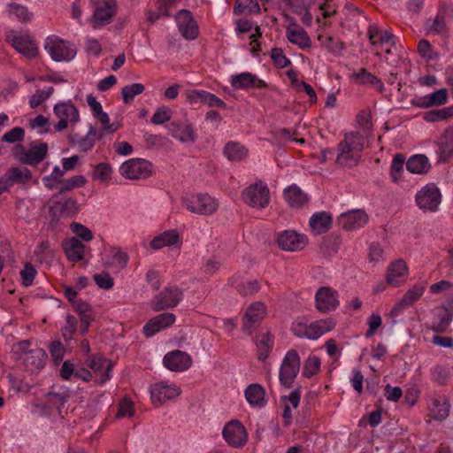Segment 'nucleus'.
<instances>
[{"mask_svg": "<svg viewBox=\"0 0 453 453\" xmlns=\"http://www.w3.org/2000/svg\"><path fill=\"white\" fill-rule=\"evenodd\" d=\"M271 57L274 65L279 68H285L290 64V60L285 56L280 48H274L271 51Z\"/></svg>", "mask_w": 453, "mask_h": 453, "instance_id": "obj_63", "label": "nucleus"}, {"mask_svg": "<svg viewBox=\"0 0 453 453\" xmlns=\"http://www.w3.org/2000/svg\"><path fill=\"white\" fill-rule=\"evenodd\" d=\"M369 220L368 214L363 210H352L343 212L338 218L339 225L347 231L364 227Z\"/></svg>", "mask_w": 453, "mask_h": 453, "instance_id": "obj_19", "label": "nucleus"}, {"mask_svg": "<svg viewBox=\"0 0 453 453\" xmlns=\"http://www.w3.org/2000/svg\"><path fill=\"white\" fill-rule=\"evenodd\" d=\"M172 118V111L166 106L159 107L152 115L150 121L154 125H162L169 121Z\"/></svg>", "mask_w": 453, "mask_h": 453, "instance_id": "obj_56", "label": "nucleus"}, {"mask_svg": "<svg viewBox=\"0 0 453 453\" xmlns=\"http://www.w3.org/2000/svg\"><path fill=\"white\" fill-rule=\"evenodd\" d=\"M44 48L54 61H70L76 55V50L68 42L57 35L49 36L46 39Z\"/></svg>", "mask_w": 453, "mask_h": 453, "instance_id": "obj_8", "label": "nucleus"}, {"mask_svg": "<svg viewBox=\"0 0 453 453\" xmlns=\"http://www.w3.org/2000/svg\"><path fill=\"white\" fill-rule=\"evenodd\" d=\"M331 225L332 217L326 211L314 213L310 219V226L316 234L326 233L331 227Z\"/></svg>", "mask_w": 453, "mask_h": 453, "instance_id": "obj_39", "label": "nucleus"}, {"mask_svg": "<svg viewBox=\"0 0 453 453\" xmlns=\"http://www.w3.org/2000/svg\"><path fill=\"white\" fill-rule=\"evenodd\" d=\"M307 242L304 234H299L293 230H285L279 234L277 238L279 247L286 251L301 250L306 246Z\"/></svg>", "mask_w": 453, "mask_h": 453, "instance_id": "obj_18", "label": "nucleus"}, {"mask_svg": "<svg viewBox=\"0 0 453 453\" xmlns=\"http://www.w3.org/2000/svg\"><path fill=\"white\" fill-rule=\"evenodd\" d=\"M352 77L357 84L370 83L372 85H377L380 91L384 88L381 81L365 68L361 69L358 73H353Z\"/></svg>", "mask_w": 453, "mask_h": 453, "instance_id": "obj_47", "label": "nucleus"}, {"mask_svg": "<svg viewBox=\"0 0 453 453\" xmlns=\"http://www.w3.org/2000/svg\"><path fill=\"white\" fill-rule=\"evenodd\" d=\"M245 397L248 403L254 406L265 405V390L259 384H251L245 390Z\"/></svg>", "mask_w": 453, "mask_h": 453, "instance_id": "obj_43", "label": "nucleus"}, {"mask_svg": "<svg viewBox=\"0 0 453 453\" xmlns=\"http://www.w3.org/2000/svg\"><path fill=\"white\" fill-rule=\"evenodd\" d=\"M63 250L69 261L78 262L84 258L85 245L77 237L63 242Z\"/></svg>", "mask_w": 453, "mask_h": 453, "instance_id": "obj_36", "label": "nucleus"}, {"mask_svg": "<svg viewBox=\"0 0 453 453\" xmlns=\"http://www.w3.org/2000/svg\"><path fill=\"white\" fill-rule=\"evenodd\" d=\"M284 199L291 208L299 209L309 201L308 195L304 193L296 184L286 188L283 191Z\"/></svg>", "mask_w": 453, "mask_h": 453, "instance_id": "obj_33", "label": "nucleus"}, {"mask_svg": "<svg viewBox=\"0 0 453 453\" xmlns=\"http://www.w3.org/2000/svg\"><path fill=\"white\" fill-rule=\"evenodd\" d=\"M364 138L359 133L351 132L344 135L338 144L335 163L342 167L351 168L360 161L364 149Z\"/></svg>", "mask_w": 453, "mask_h": 453, "instance_id": "obj_1", "label": "nucleus"}, {"mask_svg": "<svg viewBox=\"0 0 453 453\" xmlns=\"http://www.w3.org/2000/svg\"><path fill=\"white\" fill-rule=\"evenodd\" d=\"M448 101V91L446 88L438 89L429 95L418 96L411 100V104L419 108H429L446 104Z\"/></svg>", "mask_w": 453, "mask_h": 453, "instance_id": "obj_28", "label": "nucleus"}, {"mask_svg": "<svg viewBox=\"0 0 453 453\" xmlns=\"http://www.w3.org/2000/svg\"><path fill=\"white\" fill-rule=\"evenodd\" d=\"M257 347V357L260 361H265L270 355L274 341L268 328H261L254 338Z\"/></svg>", "mask_w": 453, "mask_h": 453, "instance_id": "obj_27", "label": "nucleus"}, {"mask_svg": "<svg viewBox=\"0 0 453 453\" xmlns=\"http://www.w3.org/2000/svg\"><path fill=\"white\" fill-rule=\"evenodd\" d=\"M145 88L142 83H133L121 88V96L124 104H128L133 102L134 96L142 94Z\"/></svg>", "mask_w": 453, "mask_h": 453, "instance_id": "obj_48", "label": "nucleus"}, {"mask_svg": "<svg viewBox=\"0 0 453 453\" xmlns=\"http://www.w3.org/2000/svg\"><path fill=\"white\" fill-rule=\"evenodd\" d=\"M320 368V359L316 356H310L304 362L303 367V375L305 378H311L319 372Z\"/></svg>", "mask_w": 453, "mask_h": 453, "instance_id": "obj_55", "label": "nucleus"}, {"mask_svg": "<svg viewBox=\"0 0 453 453\" xmlns=\"http://www.w3.org/2000/svg\"><path fill=\"white\" fill-rule=\"evenodd\" d=\"M432 381L438 385H445L449 378V370L446 366L436 365L430 369Z\"/></svg>", "mask_w": 453, "mask_h": 453, "instance_id": "obj_51", "label": "nucleus"}, {"mask_svg": "<svg viewBox=\"0 0 453 453\" xmlns=\"http://www.w3.org/2000/svg\"><path fill=\"white\" fill-rule=\"evenodd\" d=\"M453 117V106L432 110L424 113L423 119L426 122H437Z\"/></svg>", "mask_w": 453, "mask_h": 453, "instance_id": "obj_46", "label": "nucleus"}, {"mask_svg": "<svg viewBox=\"0 0 453 453\" xmlns=\"http://www.w3.org/2000/svg\"><path fill=\"white\" fill-rule=\"evenodd\" d=\"M251 13H259L260 7L257 0H236L234 6V12L236 15L243 13L245 11Z\"/></svg>", "mask_w": 453, "mask_h": 453, "instance_id": "obj_50", "label": "nucleus"}, {"mask_svg": "<svg viewBox=\"0 0 453 453\" xmlns=\"http://www.w3.org/2000/svg\"><path fill=\"white\" fill-rule=\"evenodd\" d=\"M6 11L10 19H16L23 24L30 23L34 19V13L27 6L17 3L8 4Z\"/></svg>", "mask_w": 453, "mask_h": 453, "instance_id": "obj_38", "label": "nucleus"}, {"mask_svg": "<svg viewBox=\"0 0 453 453\" xmlns=\"http://www.w3.org/2000/svg\"><path fill=\"white\" fill-rule=\"evenodd\" d=\"M301 359L296 349L288 350L280 368L279 379L280 384L290 388L300 371Z\"/></svg>", "mask_w": 453, "mask_h": 453, "instance_id": "obj_7", "label": "nucleus"}, {"mask_svg": "<svg viewBox=\"0 0 453 453\" xmlns=\"http://www.w3.org/2000/svg\"><path fill=\"white\" fill-rule=\"evenodd\" d=\"M104 132H96L94 127H90L85 136H79L78 134L71 135L70 142L79 148L80 151L90 150L96 142V140L102 139Z\"/></svg>", "mask_w": 453, "mask_h": 453, "instance_id": "obj_31", "label": "nucleus"}, {"mask_svg": "<svg viewBox=\"0 0 453 453\" xmlns=\"http://www.w3.org/2000/svg\"><path fill=\"white\" fill-rule=\"evenodd\" d=\"M322 44L334 55H340L344 49V43L339 39L327 36Z\"/></svg>", "mask_w": 453, "mask_h": 453, "instance_id": "obj_59", "label": "nucleus"}, {"mask_svg": "<svg viewBox=\"0 0 453 453\" xmlns=\"http://www.w3.org/2000/svg\"><path fill=\"white\" fill-rule=\"evenodd\" d=\"M70 228L79 238L85 242L91 241L93 238L91 230L81 223L73 222Z\"/></svg>", "mask_w": 453, "mask_h": 453, "instance_id": "obj_61", "label": "nucleus"}, {"mask_svg": "<svg viewBox=\"0 0 453 453\" xmlns=\"http://www.w3.org/2000/svg\"><path fill=\"white\" fill-rule=\"evenodd\" d=\"M427 33L431 35H439L444 36L447 35L446 20L443 15L437 14L427 25Z\"/></svg>", "mask_w": 453, "mask_h": 453, "instance_id": "obj_52", "label": "nucleus"}, {"mask_svg": "<svg viewBox=\"0 0 453 453\" xmlns=\"http://www.w3.org/2000/svg\"><path fill=\"white\" fill-rule=\"evenodd\" d=\"M7 41L19 53L34 58L37 55V46L28 35H20L11 30L6 35Z\"/></svg>", "mask_w": 453, "mask_h": 453, "instance_id": "obj_14", "label": "nucleus"}, {"mask_svg": "<svg viewBox=\"0 0 453 453\" xmlns=\"http://www.w3.org/2000/svg\"><path fill=\"white\" fill-rule=\"evenodd\" d=\"M87 180L83 175H75L70 179L63 180L59 187V194L68 192L76 188H81L86 183Z\"/></svg>", "mask_w": 453, "mask_h": 453, "instance_id": "obj_53", "label": "nucleus"}, {"mask_svg": "<svg viewBox=\"0 0 453 453\" xmlns=\"http://www.w3.org/2000/svg\"><path fill=\"white\" fill-rule=\"evenodd\" d=\"M184 290L176 285H168L151 300L150 306L155 311L176 307L183 299Z\"/></svg>", "mask_w": 453, "mask_h": 453, "instance_id": "obj_4", "label": "nucleus"}, {"mask_svg": "<svg viewBox=\"0 0 453 453\" xmlns=\"http://www.w3.org/2000/svg\"><path fill=\"white\" fill-rule=\"evenodd\" d=\"M163 363L170 371L183 372L191 366L192 358L187 352L173 350L164 357Z\"/></svg>", "mask_w": 453, "mask_h": 453, "instance_id": "obj_21", "label": "nucleus"}, {"mask_svg": "<svg viewBox=\"0 0 453 453\" xmlns=\"http://www.w3.org/2000/svg\"><path fill=\"white\" fill-rule=\"evenodd\" d=\"M24 136H25V130L22 127H13L12 129H11L10 131L6 132L3 135L1 141L9 142V143H13L16 142L23 141Z\"/></svg>", "mask_w": 453, "mask_h": 453, "instance_id": "obj_60", "label": "nucleus"}, {"mask_svg": "<svg viewBox=\"0 0 453 453\" xmlns=\"http://www.w3.org/2000/svg\"><path fill=\"white\" fill-rule=\"evenodd\" d=\"M408 275V267L403 259H398L391 263L387 271V282L393 286H397L400 282L405 280Z\"/></svg>", "mask_w": 453, "mask_h": 453, "instance_id": "obj_32", "label": "nucleus"}, {"mask_svg": "<svg viewBox=\"0 0 453 453\" xmlns=\"http://www.w3.org/2000/svg\"><path fill=\"white\" fill-rule=\"evenodd\" d=\"M176 317L173 313L164 312L150 319L143 326V334L147 337L153 336L159 331L174 324Z\"/></svg>", "mask_w": 453, "mask_h": 453, "instance_id": "obj_24", "label": "nucleus"}, {"mask_svg": "<svg viewBox=\"0 0 453 453\" xmlns=\"http://www.w3.org/2000/svg\"><path fill=\"white\" fill-rule=\"evenodd\" d=\"M242 199L248 206L262 210L270 203V191L265 182L258 180L245 188L242 192Z\"/></svg>", "mask_w": 453, "mask_h": 453, "instance_id": "obj_3", "label": "nucleus"}, {"mask_svg": "<svg viewBox=\"0 0 453 453\" xmlns=\"http://www.w3.org/2000/svg\"><path fill=\"white\" fill-rule=\"evenodd\" d=\"M187 96L191 104L203 103L210 107H226V104L223 100L208 91L194 89L190 90Z\"/></svg>", "mask_w": 453, "mask_h": 453, "instance_id": "obj_29", "label": "nucleus"}, {"mask_svg": "<svg viewBox=\"0 0 453 453\" xmlns=\"http://www.w3.org/2000/svg\"><path fill=\"white\" fill-rule=\"evenodd\" d=\"M437 154L441 162H447L453 154V127L447 129L441 138L438 142Z\"/></svg>", "mask_w": 453, "mask_h": 453, "instance_id": "obj_40", "label": "nucleus"}, {"mask_svg": "<svg viewBox=\"0 0 453 453\" xmlns=\"http://www.w3.org/2000/svg\"><path fill=\"white\" fill-rule=\"evenodd\" d=\"M222 435L227 444L234 448L242 447L248 440L247 431L244 426L236 419L225 425Z\"/></svg>", "mask_w": 453, "mask_h": 453, "instance_id": "obj_13", "label": "nucleus"}, {"mask_svg": "<svg viewBox=\"0 0 453 453\" xmlns=\"http://www.w3.org/2000/svg\"><path fill=\"white\" fill-rule=\"evenodd\" d=\"M53 112L58 119L54 126L56 132H61L67 127H73L80 121V112L70 101L60 102L54 105Z\"/></svg>", "mask_w": 453, "mask_h": 453, "instance_id": "obj_5", "label": "nucleus"}, {"mask_svg": "<svg viewBox=\"0 0 453 453\" xmlns=\"http://www.w3.org/2000/svg\"><path fill=\"white\" fill-rule=\"evenodd\" d=\"M405 158L402 154H396L392 161L390 167V173L393 181L397 182L400 177V173L403 170Z\"/></svg>", "mask_w": 453, "mask_h": 453, "instance_id": "obj_57", "label": "nucleus"}, {"mask_svg": "<svg viewBox=\"0 0 453 453\" xmlns=\"http://www.w3.org/2000/svg\"><path fill=\"white\" fill-rule=\"evenodd\" d=\"M87 365L96 375V381L104 384L111 378L112 363L99 355L89 357L86 361Z\"/></svg>", "mask_w": 453, "mask_h": 453, "instance_id": "obj_15", "label": "nucleus"}, {"mask_svg": "<svg viewBox=\"0 0 453 453\" xmlns=\"http://www.w3.org/2000/svg\"><path fill=\"white\" fill-rule=\"evenodd\" d=\"M335 325V321L332 318L315 320L310 324L296 322L292 325V332L299 338L317 340L326 333L333 330Z\"/></svg>", "mask_w": 453, "mask_h": 453, "instance_id": "obj_2", "label": "nucleus"}, {"mask_svg": "<svg viewBox=\"0 0 453 453\" xmlns=\"http://www.w3.org/2000/svg\"><path fill=\"white\" fill-rule=\"evenodd\" d=\"M51 210L58 211L60 216L73 217L79 211V205L75 199L68 197L63 201L54 202Z\"/></svg>", "mask_w": 453, "mask_h": 453, "instance_id": "obj_42", "label": "nucleus"}, {"mask_svg": "<svg viewBox=\"0 0 453 453\" xmlns=\"http://www.w3.org/2000/svg\"><path fill=\"white\" fill-rule=\"evenodd\" d=\"M266 313L265 305L261 302H256L250 305L242 319V328L248 334H252V327L262 321Z\"/></svg>", "mask_w": 453, "mask_h": 453, "instance_id": "obj_23", "label": "nucleus"}, {"mask_svg": "<svg viewBox=\"0 0 453 453\" xmlns=\"http://www.w3.org/2000/svg\"><path fill=\"white\" fill-rule=\"evenodd\" d=\"M175 244L181 245L180 234L176 229L165 231L155 236L150 242V246L153 250H160Z\"/></svg>", "mask_w": 453, "mask_h": 453, "instance_id": "obj_35", "label": "nucleus"}, {"mask_svg": "<svg viewBox=\"0 0 453 453\" xmlns=\"http://www.w3.org/2000/svg\"><path fill=\"white\" fill-rule=\"evenodd\" d=\"M47 353L40 348L33 349L25 355L19 356V359L22 362L25 368L31 372H39L45 365L47 360Z\"/></svg>", "mask_w": 453, "mask_h": 453, "instance_id": "obj_22", "label": "nucleus"}, {"mask_svg": "<svg viewBox=\"0 0 453 453\" xmlns=\"http://www.w3.org/2000/svg\"><path fill=\"white\" fill-rule=\"evenodd\" d=\"M367 35L372 45L383 47L384 45L395 46V36L380 29L377 25H370Z\"/></svg>", "mask_w": 453, "mask_h": 453, "instance_id": "obj_34", "label": "nucleus"}, {"mask_svg": "<svg viewBox=\"0 0 453 453\" xmlns=\"http://www.w3.org/2000/svg\"><path fill=\"white\" fill-rule=\"evenodd\" d=\"M428 404L434 419L443 420L449 416L450 405L445 396H433Z\"/></svg>", "mask_w": 453, "mask_h": 453, "instance_id": "obj_37", "label": "nucleus"}, {"mask_svg": "<svg viewBox=\"0 0 453 453\" xmlns=\"http://www.w3.org/2000/svg\"><path fill=\"white\" fill-rule=\"evenodd\" d=\"M10 186H12L15 182L26 183L32 178V173L27 168H11L6 174H4Z\"/></svg>", "mask_w": 453, "mask_h": 453, "instance_id": "obj_45", "label": "nucleus"}, {"mask_svg": "<svg viewBox=\"0 0 453 453\" xmlns=\"http://www.w3.org/2000/svg\"><path fill=\"white\" fill-rule=\"evenodd\" d=\"M119 173L129 180L147 179L152 175V165L146 159L131 158L120 165Z\"/></svg>", "mask_w": 453, "mask_h": 453, "instance_id": "obj_10", "label": "nucleus"}, {"mask_svg": "<svg viewBox=\"0 0 453 453\" xmlns=\"http://www.w3.org/2000/svg\"><path fill=\"white\" fill-rule=\"evenodd\" d=\"M293 27H297V25L296 20L291 19L290 25L286 29L288 40L303 50L310 48L311 46V41L308 33L303 28H294Z\"/></svg>", "mask_w": 453, "mask_h": 453, "instance_id": "obj_30", "label": "nucleus"}, {"mask_svg": "<svg viewBox=\"0 0 453 453\" xmlns=\"http://www.w3.org/2000/svg\"><path fill=\"white\" fill-rule=\"evenodd\" d=\"M134 411L133 402L129 398L124 397L119 403L117 417H131L134 414Z\"/></svg>", "mask_w": 453, "mask_h": 453, "instance_id": "obj_64", "label": "nucleus"}, {"mask_svg": "<svg viewBox=\"0 0 453 453\" xmlns=\"http://www.w3.org/2000/svg\"><path fill=\"white\" fill-rule=\"evenodd\" d=\"M415 200L423 211H436L441 201V194L434 183H428L417 192Z\"/></svg>", "mask_w": 453, "mask_h": 453, "instance_id": "obj_9", "label": "nucleus"}, {"mask_svg": "<svg viewBox=\"0 0 453 453\" xmlns=\"http://www.w3.org/2000/svg\"><path fill=\"white\" fill-rule=\"evenodd\" d=\"M340 304L339 293L330 287H320L315 294V307L322 312L334 311Z\"/></svg>", "mask_w": 453, "mask_h": 453, "instance_id": "obj_12", "label": "nucleus"}, {"mask_svg": "<svg viewBox=\"0 0 453 453\" xmlns=\"http://www.w3.org/2000/svg\"><path fill=\"white\" fill-rule=\"evenodd\" d=\"M406 168L412 173L422 174L428 171L430 164L426 156L415 155L408 159L406 162Z\"/></svg>", "mask_w": 453, "mask_h": 453, "instance_id": "obj_44", "label": "nucleus"}, {"mask_svg": "<svg viewBox=\"0 0 453 453\" xmlns=\"http://www.w3.org/2000/svg\"><path fill=\"white\" fill-rule=\"evenodd\" d=\"M224 155L229 161L239 162L248 156V150L245 146L237 142H229L224 147Z\"/></svg>", "mask_w": 453, "mask_h": 453, "instance_id": "obj_41", "label": "nucleus"}, {"mask_svg": "<svg viewBox=\"0 0 453 453\" xmlns=\"http://www.w3.org/2000/svg\"><path fill=\"white\" fill-rule=\"evenodd\" d=\"M183 205L192 213L211 215L219 208L216 199L207 194H196L182 199Z\"/></svg>", "mask_w": 453, "mask_h": 453, "instance_id": "obj_6", "label": "nucleus"}, {"mask_svg": "<svg viewBox=\"0 0 453 453\" xmlns=\"http://www.w3.org/2000/svg\"><path fill=\"white\" fill-rule=\"evenodd\" d=\"M167 128L169 134L180 142L194 143L196 139V134L190 123L174 120L167 126Z\"/></svg>", "mask_w": 453, "mask_h": 453, "instance_id": "obj_25", "label": "nucleus"}, {"mask_svg": "<svg viewBox=\"0 0 453 453\" xmlns=\"http://www.w3.org/2000/svg\"><path fill=\"white\" fill-rule=\"evenodd\" d=\"M22 284L25 287H29L33 284L36 275V270L31 263H27L20 272Z\"/></svg>", "mask_w": 453, "mask_h": 453, "instance_id": "obj_62", "label": "nucleus"}, {"mask_svg": "<svg viewBox=\"0 0 453 453\" xmlns=\"http://www.w3.org/2000/svg\"><path fill=\"white\" fill-rule=\"evenodd\" d=\"M230 84L234 89L265 88L267 87L265 81L249 72L232 75Z\"/></svg>", "mask_w": 453, "mask_h": 453, "instance_id": "obj_26", "label": "nucleus"}, {"mask_svg": "<svg viewBox=\"0 0 453 453\" xmlns=\"http://www.w3.org/2000/svg\"><path fill=\"white\" fill-rule=\"evenodd\" d=\"M94 117L103 125V128L100 132H104V134H112L118 129V127L115 126V124L110 123V118L108 114L103 110L97 113H95Z\"/></svg>", "mask_w": 453, "mask_h": 453, "instance_id": "obj_58", "label": "nucleus"}, {"mask_svg": "<svg viewBox=\"0 0 453 453\" xmlns=\"http://www.w3.org/2000/svg\"><path fill=\"white\" fill-rule=\"evenodd\" d=\"M112 167L109 163H99L95 165L92 177L101 182L108 181L111 179Z\"/></svg>", "mask_w": 453, "mask_h": 453, "instance_id": "obj_49", "label": "nucleus"}, {"mask_svg": "<svg viewBox=\"0 0 453 453\" xmlns=\"http://www.w3.org/2000/svg\"><path fill=\"white\" fill-rule=\"evenodd\" d=\"M48 150L46 142H35L28 150H25L22 144H18L15 147V155L21 163L36 165L46 157Z\"/></svg>", "mask_w": 453, "mask_h": 453, "instance_id": "obj_11", "label": "nucleus"}, {"mask_svg": "<svg viewBox=\"0 0 453 453\" xmlns=\"http://www.w3.org/2000/svg\"><path fill=\"white\" fill-rule=\"evenodd\" d=\"M425 288L426 286L424 284H416L412 286L405 292L402 297L403 302L405 303L408 306L412 305L418 299L422 296Z\"/></svg>", "mask_w": 453, "mask_h": 453, "instance_id": "obj_54", "label": "nucleus"}, {"mask_svg": "<svg viewBox=\"0 0 453 453\" xmlns=\"http://www.w3.org/2000/svg\"><path fill=\"white\" fill-rule=\"evenodd\" d=\"M180 394V389L174 384L165 381L156 383L150 387V398L154 405H162L168 400L174 399Z\"/></svg>", "mask_w": 453, "mask_h": 453, "instance_id": "obj_16", "label": "nucleus"}, {"mask_svg": "<svg viewBox=\"0 0 453 453\" xmlns=\"http://www.w3.org/2000/svg\"><path fill=\"white\" fill-rule=\"evenodd\" d=\"M95 11L93 13V21L99 26H104L111 22L116 13L115 0H90Z\"/></svg>", "mask_w": 453, "mask_h": 453, "instance_id": "obj_17", "label": "nucleus"}, {"mask_svg": "<svg viewBox=\"0 0 453 453\" xmlns=\"http://www.w3.org/2000/svg\"><path fill=\"white\" fill-rule=\"evenodd\" d=\"M175 19L179 30L184 38L194 40L197 37L198 26L190 11L186 9L180 10Z\"/></svg>", "mask_w": 453, "mask_h": 453, "instance_id": "obj_20", "label": "nucleus"}]
</instances>
